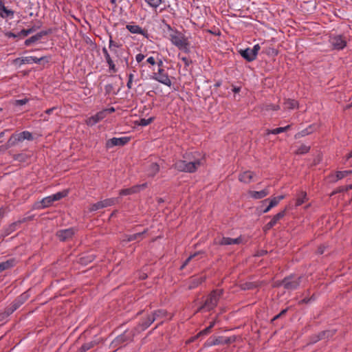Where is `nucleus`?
Wrapping results in <instances>:
<instances>
[{"label": "nucleus", "mask_w": 352, "mask_h": 352, "mask_svg": "<svg viewBox=\"0 0 352 352\" xmlns=\"http://www.w3.org/2000/svg\"><path fill=\"white\" fill-rule=\"evenodd\" d=\"M105 118V111H100L86 120L88 126H94Z\"/></svg>", "instance_id": "obj_15"}, {"label": "nucleus", "mask_w": 352, "mask_h": 352, "mask_svg": "<svg viewBox=\"0 0 352 352\" xmlns=\"http://www.w3.org/2000/svg\"><path fill=\"white\" fill-rule=\"evenodd\" d=\"M204 280H205V278L203 276L193 278L191 279L188 287L190 289H195L198 285L201 284Z\"/></svg>", "instance_id": "obj_31"}, {"label": "nucleus", "mask_w": 352, "mask_h": 352, "mask_svg": "<svg viewBox=\"0 0 352 352\" xmlns=\"http://www.w3.org/2000/svg\"><path fill=\"white\" fill-rule=\"evenodd\" d=\"M130 138L129 137L113 138L108 140L106 142V148H111L116 146H124L129 142Z\"/></svg>", "instance_id": "obj_10"}, {"label": "nucleus", "mask_w": 352, "mask_h": 352, "mask_svg": "<svg viewBox=\"0 0 352 352\" xmlns=\"http://www.w3.org/2000/svg\"><path fill=\"white\" fill-rule=\"evenodd\" d=\"M288 311V308H286L285 309H283L278 314L276 315L272 320V321H274L279 318H280L282 316L285 315Z\"/></svg>", "instance_id": "obj_53"}, {"label": "nucleus", "mask_w": 352, "mask_h": 352, "mask_svg": "<svg viewBox=\"0 0 352 352\" xmlns=\"http://www.w3.org/2000/svg\"><path fill=\"white\" fill-rule=\"evenodd\" d=\"M7 36H8V38H21V35H19V32H18L17 34H15L14 32H8L7 34Z\"/></svg>", "instance_id": "obj_59"}, {"label": "nucleus", "mask_w": 352, "mask_h": 352, "mask_svg": "<svg viewBox=\"0 0 352 352\" xmlns=\"http://www.w3.org/2000/svg\"><path fill=\"white\" fill-rule=\"evenodd\" d=\"M68 193H69L68 190H64L63 191L58 192L52 195V196H53L54 201H58V200L61 199L62 198L67 196Z\"/></svg>", "instance_id": "obj_36"}, {"label": "nucleus", "mask_w": 352, "mask_h": 352, "mask_svg": "<svg viewBox=\"0 0 352 352\" xmlns=\"http://www.w3.org/2000/svg\"><path fill=\"white\" fill-rule=\"evenodd\" d=\"M301 277L291 276L285 278L280 285H282L287 290H294L297 289L300 283Z\"/></svg>", "instance_id": "obj_6"}, {"label": "nucleus", "mask_w": 352, "mask_h": 352, "mask_svg": "<svg viewBox=\"0 0 352 352\" xmlns=\"http://www.w3.org/2000/svg\"><path fill=\"white\" fill-rule=\"evenodd\" d=\"M351 189H352V184L347 185L346 186L341 187L339 190V192H346Z\"/></svg>", "instance_id": "obj_58"}, {"label": "nucleus", "mask_w": 352, "mask_h": 352, "mask_svg": "<svg viewBox=\"0 0 352 352\" xmlns=\"http://www.w3.org/2000/svg\"><path fill=\"white\" fill-rule=\"evenodd\" d=\"M145 58L144 55L142 54H138L136 56H135V60L136 61L139 63L140 62H142L144 58Z\"/></svg>", "instance_id": "obj_60"}, {"label": "nucleus", "mask_w": 352, "mask_h": 352, "mask_svg": "<svg viewBox=\"0 0 352 352\" xmlns=\"http://www.w3.org/2000/svg\"><path fill=\"white\" fill-rule=\"evenodd\" d=\"M351 174H352V170H338L336 173L337 180L342 179Z\"/></svg>", "instance_id": "obj_35"}, {"label": "nucleus", "mask_w": 352, "mask_h": 352, "mask_svg": "<svg viewBox=\"0 0 352 352\" xmlns=\"http://www.w3.org/2000/svg\"><path fill=\"white\" fill-rule=\"evenodd\" d=\"M118 202V198H109L101 200L90 206L89 211L96 212L100 209L113 206Z\"/></svg>", "instance_id": "obj_5"}, {"label": "nucleus", "mask_w": 352, "mask_h": 352, "mask_svg": "<svg viewBox=\"0 0 352 352\" xmlns=\"http://www.w3.org/2000/svg\"><path fill=\"white\" fill-rule=\"evenodd\" d=\"M102 52L104 55L105 61L109 67V72H111L113 73L117 72L118 69L116 67L115 63H114L112 57L111 56V55L109 54V52L107 50V49L105 47H102Z\"/></svg>", "instance_id": "obj_14"}, {"label": "nucleus", "mask_w": 352, "mask_h": 352, "mask_svg": "<svg viewBox=\"0 0 352 352\" xmlns=\"http://www.w3.org/2000/svg\"><path fill=\"white\" fill-rule=\"evenodd\" d=\"M167 314V312L164 309H158L155 311L151 316L155 317V320L158 318H164Z\"/></svg>", "instance_id": "obj_37"}, {"label": "nucleus", "mask_w": 352, "mask_h": 352, "mask_svg": "<svg viewBox=\"0 0 352 352\" xmlns=\"http://www.w3.org/2000/svg\"><path fill=\"white\" fill-rule=\"evenodd\" d=\"M122 47V45L119 44L118 43L114 41L112 38V36H109V50H112L113 49H117Z\"/></svg>", "instance_id": "obj_42"}, {"label": "nucleus", "mask_w": 352, "mask_h": 352, "mask_svg": "<svg viewBox=\"0 0 352 352\" xmlns=\"http://www.w3.org/2000/svg\"><path fill=\"white\" fill-rule=\"evenodd\" d=\"M135 333H137L135 331V329L129 330L126 329L124 331L123 333L118 336L111 342V345L114 347H119L122 344H124V343H127L129 342H131L133 337L135 336Z\"/></svg>", "instance_id": "obj_4"}, {"label": "nucleus", "mask_w": 352, "mask_h": 352, "mask_svg": "<svg viewBox=\"0 0 352 352\" xmlns=\"http://www.w3.org/2000/svg\"><path fill=\"white\" fill-rule=\"evenodd\" d=\"M16 264V260L15 258H10L6 261L0 263V272L10 269L15 266Z\"/></svg>", "instance_id": "obj_23"}, {"label": "nucleus", "mask_w": 352, "mask_h": 352, "mask_svg": "<svg viewBox=\"0 0 352 352\" xmlns=\"http://www.w3.org/2000/svg\"><path fill=\"white\" fill-rule=\"evenodd\" d=\"M329 43L332 47L337 50H342L346 46V40L342 35L331 36Z\"/></svg>", "instance_id": "obj_8"}, {"label": "nucleus", "mask_w": 352, "mask_h": 352, "mask_svg": "<svg viewBox=\"0 0 352 352\" xmlns=\"http://www.w3.org/2000/svg\"><path fill=\"white\" fill-rule=\"evenodd\" d=\"M13 16L14 11L7 9L6 7L5 6L0 16H1L2 18L10 17L11 19L13 17Z\"/></svg>", "instance_id": "obj_44"}, {"label": "nucleus", "mask_w": 352, "mask_h": 352, "mask_svg": "<svg viewBox=\"0 0 352 352\" xmlns=\"http://www.w3.org/2000/svg\"><path fill=\"white\" fill-rule=\"evenodd\" d=\"M316 336H318V338H320V340L326 338H325V336H326L325 331L319 333Z\"/></svg>", "instance_id": "obj_64"}, {"label": "nucleus", "mask_w": 352, "mask_h": 352, "mask_svg": "<svg viewBox=\"0 0 352 352\" xmlns=\"http://www.w3.org/2000/svg\"><path fill=\"white\" fill-rule=\"evenodd\" d=\"M307 200V193L304 191H300L296 199L295 206L298 207L301 206Z\"/></svg>", "instance_id": "obj_27"}, {"label": "nucleus", "mask_w": 352, "mask_h": 352, "mask_svg": "<svg viewBox=\"0 0 352 352\" xmlns=\"http://www.w3.org/2000/svg\"><path fill=\"white\" fill-rule=\"evenodd\" d=\"M94 345L95 342L91 341L86 342L80 346V348L79 349V352H86L87 351L94 347Z\"/></svg>", "instance_id": "obj_40"}, {"label": "nucleus", "mask_w": 352, "mask_h": 352, "mask_svg": "<svg viewBox=\"0 0 352 352\" xmlns=\"http://www.w3.org/2000/svg\"><path fill=\"white\" fill-rule=\"evenodd\" d=\"M34 31H35V28L34 27L31 28L30 29H28V30H22L21 31L19 32V35H21V38H23V37H25V36H28L29 34L33 33Z\"/></svg>", "instance_id": "obj_47"}, {"label": "nucleus", "mask_w": 352, "mask_h": 352, "mask_svg": "<svg viewBox=\"0 0 352 352\" xmlns=\"http://www.w3.org/2000/svg\"><path fill=\"white\" fill-rule=\"evenodd\" d=\"M19 134L22 141H23L25 140H33L32 134L28 131H24L23 132L19 133Z\"/></svg>", "instance_id": "obj_41"}, {"label": "nucleus", "mask_w": 352, "mask_h": 352, "mask_svg": "<svg viewBox=\"0 0 352 352\" xmlns=\"http://www.w3.org/2000/svg\"><path fill=\"white\" fill-rule=\"evenodd\" d=\"M146 230H144L142 232H140L135 234L126 235L124 241L126 242H131L135 240H140L142 239V236H143V234L146 233Z\"/></svg>", "instance_id": "obj_26"}, {"label": "nucleus", "mask_w": 352, "mask_h": 352, "mask_svg": "<svg viewBox=\"0 0 352 352\" xmlns=\"http://www.w3.org/2000/svg\"><path fill=\"white\" fill-rule=\"evenodd\" d=\"M30 157V155L26 153H19L16 154L13 156V158L14 160L20 162H25L28 160V159Z\"/></svg>", "instance_id": "obj_33"}, {"label": "nucleus", "mask_w": 352, "mask_h": 352, "mask_svg": "<svg viewBox=\"0 0 352 352\" xmlns=\"http://www.w3.org/2000/svg\"><path fill=\"white\" fill-rule=\"evenodd\" d=\"M239 54L248 62H252L256 58L255 54L251 50V48H246L245 50H240Z\"/></svg>", "instance_id": "obj_20"}, {"label": "nucleus", "mask_w": 352, "mask_h": 352, "mask_svg": "<svg viewBox=\"0 0 352 352\" xmlns=\"http://www.w3.org/2000/svg\"><path fill=\"white\" fill-rule=\"evenodd\" d=\"M155 320V317H152L151 315H148L146 318H144L140 322L139 324L135 329L136 333H139L140 331L146 330L148 327L151 326V324Z\"/></svg>", "instance_id": "obj_11"}, {"label": "nucleus", "mask_w": 352, "mask_h": 352, "mask_svg": "<svg viewBox=\"0 0 352 352\" xmlns=\"http://www.w3.org/2000/svg\"><path fill=\"white\" fill-rule=\"evenodd\" d=\"M151 78L169 87L172 85L168 74L162 68H159L157 72L153 73Z\"/></svg>", "instance_id": "obj_7"}, {"label": "nucleus", "mask_w": 352, "mask_h": 352, "mask_svg": "<svg viewBox=\"0 0 352 352\" xmlns=\"http://www.w3.org/2000/svg\"><path fill=\"white\" fill-rule=\"evenodd\" d=\"M154 120L153 117H151L149 118H141L138 122V125L142 126H146L150 124Z\"/></svg>", "instance_id": "obj_45"}, {"label": "nucleus", "mask_w": 352, "mask_h": 352, "mask_svg": "<svg viewBox=\"0 0 352 352\" xmlns=\"http://www.w3.org/2000/svg\"><path fill=\"white\" fill-rule=\"evenodd\" d=\"M256 285L252 282H247L245 283L241 284V287L243 290H248V289H252L255 287H256Z\"/></svg>", "instance_id": "obj_46"}, {"label": "nucleus", "mask_w": 352, "mask_h": 352, "mask_svg": "<svg viewBox=\"0 0 352 352\" xmlns=\"http://www.w3.org/2000/svg\"><path fill=\"white\" fill-rule=\"evenodd\" d=\"M126 28L132 34H138L143 35L145 37L148 36L147 31L142 29V28L135 24H128Z\"/></svg>", "instance_id": "obj_19"}, {"label": "nucleus", "mask_w": 352, "mask_h": 352, "mask_svg": "<svg viewBox=\"0 0 352 352\" xmlns=\"http://www.w3.org/2000/svg\"><path fill=\"white\" fill-rule=\"evenodd\" d=\"M204 163V157L197 152H186L183 159L174 164V168L180 172L194 173Z\"/></svg>", "instance_id": "obj_1"}, {"label": "nucleus", "mask_w": 352, "mask_h": 352, "mask_svg": "<svg viewBox=\"0 0 352 352\" xmlns=\"http://www.w3.org/2000/svg\"><path fill=\"white\" fill-rule=\"evenodd\" d=\"M325 333H326L325 338H329L332 337L334 335L335 331L327 330V331H325Z\"/></svg>", "instance_id": "obj_61"}, {"label": "nucleus", "mask_w": 352, "mask_h": 352, "mask_svg": "<svg viewBox=\"0 0 352 352\" xmlns=\"http://www.w3.org/2000/svg\"><path fill=\"white\" fill-rule=\"evenodd\" d=\"M27 298H28V295L25 293H24V294H21V296H19L17 298H16V300L18 301L19 305H21V306L25 302V301L26 300Z\"/></svg>", "instance_id": "obj_50"}, {"label": "nucleus", "mask_w": 352, "mask_h": 352, "mask_svg": "<svg viewBox=\"0 0 352 352\" xmlns=\"http://www.w3.org/2000/svg\"><path fill=\"white\" fill-rule=\"evenodd\" d=\"M145 1L152 8H157L161 3L162 0H145Z\"/></svg>", "instance_id": "obj_48"}, {"label": "nucleus", "mask_w": 352, "mask_h": 352, "mask_svg": "<svg viewBox=\"0 0 352 352\" xmlns=\"http://www.w3.org/2000/svg\"><path fill=\"white\" fill-rule=\"evenodd\" d=\"M74 229L70 228L58 231L56 233V236L60 241H64L72 238V236L74 234Z\"/></svg>", "instance_id": "obj_17"}, {"label": "nucleus", "mask_w": 352, "mask_h": 352, "mask_svg": "<svg viewBox=\"0 0 352 352\" xmlns=\"http://www.w3.org/2000/svg\"><path fill=\"white\" fill-rule=\"evenodd\" d=\"M319 340H320V338H318V336L316 335H314L311 337L310 343L314 344V343H316Z\"/></svg>", "instance_id": "obj_63"}, {"label": "nucleus", "mask_w": 352, "mask_h": 352, "mask_svg": "<svg viewBox=\"0 0 352 352\" xmlns=\"http://www.w3.org/2000/svg\"><path fill=\"white\" fill-rule=\"evenodd\" d=\"M46 59L48 61V58L45 56L37 58L36 56H25L21 58V63L22 64H32V63H40L41 60Z\"/></svg>", "instance_id": "obj_21"}, {"label": "nucleus", "mask_w": 352, "mask_h": 352, "mask_svg": "<svg viewBox=\"0 0 352 352\" xmlns=\"http://www.w3.org/2000/svg\"><path fill=\"white\" fill-rule=\"evenodd\" d=\"M243 241V239L241 236H239L236 239H232L230 237H222L219 241L215 239L214 243L219 244L220 245H230L234 244H240Z\"/></svg>", "instance_id": "obj_13"}, {"label": "nucleus", "mask_w": 352, "mask_h": 352, "mask_svg": "<svg viewBox=\"0 0 352 352\" xmlns=\"http://www.w3.org/2000/svg\"><path fill=\"white\" fill-rule=\"evenodd\" d=\"M260 49H261V47H260L259 44H256L254 45V47L252 48H251V50L253 52V54H255L256 56H257L258 52Z\"/></svg>", "instance_id": "obj_57"}, {"label": "nucleus", "mask_w": 352, "mask_h": 352, "mask_svg": "<svg viewBox=\"0 0 352 352\" xmlns=\"http://www.w3.org/2000/svg\"><path fill=\"white\" fill-rule=\"evenodd\" d=\"M28 100L26 98L16 100L15 101V105L16 106H22V105L25 104L28 102Z\"/></svg>", "instance_id": "obj_54"}, {"label": "nucleus", "mask_w": 352, "mask_h": 352, "mask_svg": "<svg viewBox=\"0 0 352 352\" xmlns=\"http://www.w3.org/2000/svg\"><path fill=\"white\" fill-rule=\"evenodd\" d=\"M198 254V253H195L192 255H190L185 261L184 263L182 264V265L181 266V269H184L187 265L188 263L191 261V259L192 258H194L195 256H197Z\"/></svg>", "instance_id": "obj_52"}, {"label": "nucleus", "mask_w": 352, "mask_h": 352, "mask_svg": "<svg viewBox=\"0 0 352 352\" xmlns=\"http://www.w3.org/2000/svg\"><path fill=\"white\" fill-rule=\"evenodd\" d=\"M54 202V198L52 195L47 196L46 197H44L40 204L41 206H38L39 208H45L51 206Z\"/></svg>", "instance_id": "obj_28"}, {"label": "nucleus", "mask_w": 352, "mask_h": 352, "mask_svg": "<svg viewBox=\"0 0 352 352\" xmlns=\"http://www.w3.org/2000/svg\"><path fill=\"white\" fill-rule=\"evenodd\" d=\"M110 52L117 58V62L124 63L128 66L129 65V56L128 53L122 47L113 49Z\"/></svg>", "instance_id": "obj_9"}, {"label": "nucleus", "mask_w": 352, "mask_h": 352, "mask_svg": "<svg viewBox=\"0 0 352 352\" xmlns=\"http://www.w3.org/2000/svg\"><path fill=\"white\" fill-rule=\"evenodd\" d=\"M312 131H313L312 126H309L308 128H307L305 129H303L300 132H299L297 134H296L295 138H299L300 137H304L305 135H307L311 133Z\"/></svg>", "instance_id": "obj_39"}, {"label": "nucleus", "mask_w": 352, "mask_h": 352, "mask_svg": "<svg viewBox=\"0 0 352 352\" xmlns=\"http://www.w3.org/2000/svg\"><path fill=\"white\" fill-rule=\"evenodd\" d=\"M160 170V166L156 163H152L150 164L147 169V175L149 177H154Z\"/></svg>", "instance_id": "obj_29"}, {"label": "nucleus", "mask_w": 352, "mask_h": 352, "mask_svg": "<svg viewBox=\"0 0 352 352\" xmlns=\"http://www.w3.org/2000/svg\"><path fill=\"white\" fill-rule=\"evenodd\" d=\"M285 210H283L274 215L271 221L267 223V228L270 229L274 227L277 223V222L285 216Z\"/></svg>", "instance_id": "obj_24"}, {"label": "nucleus", "mask_w": 352, "mask_h": 352, "mask_svg": "<svg viewBox=\"0 0 352 352\" xmlns=\"http://www.w3.org/2000/svg\"><path fill=\"white\" fill-rule=\"evenodd\" d=\"M210 330H211L210 327H208L205 328L204 329H203L202 331H201L199 333L198 336H206L210 332Z\"/></svg>", "instance_id": "obj_56"}, {"label": "nucleus", "mask_w": 352, "mask_h": 352, "mask_svg": "<svg viewBox=\"0 0 352 352\" xmlns=\"http://www.w3.org/2000/svg\"><path fill=\"white\" fill-rule=\"evenodd\" d=\"M168 29L171 31L169 37L172 44L176 46L179 50L188 53L190 52L188 38L182 32L177 30H173L169 25H168Z\"/></svg>", "instance_id": "obj_2"}, {"label": "nucleus", "mask_w": 352, "mask_h": 352, "mask_svg": "<svg viewBox=\"0 0 352 352\" xmlns=\"http://www.w3.org/2000/svg\"><path fill=\"white\" fill-rule=\"evenodd\" d=\"M254 176V173L253 172L247 170L239 175V179L241 182L248 184L252 182Z\"/></svg>", "instance_id": "obj_22"}, {"label": "nucleus", "mask_w": 352, "mask_h": 352, "mask_svg": "<svg viewBox=\"0 0 352 352\" xmlns=\"http://www.w3.org/2000/svg\"><path fill=\"white\" fill-rule=\"evenodd\" d=\"M14 313V311L13 309H11V307L10 306L7 307L4 311L1 313V316L3 317V318H5V317H8L9 316H10L12 314Z\"/></svg>", "instance_id": "obj_49"}, {"label": "nucleus", "mask_w": 352, "mask_h": 352, "mask_svg": "<svg viewBox=\"0 0 352 352\" xmlns=\"http://www.w3.org/2000/svg\"><path fill=\"white\" fill-rule=\"evenodd\" d=\"M147 187V183L142 184L135 185L129 188L122 189L120 191L119 194L121 196L132 195L140 192Z\"/></svg>", "instance_id": "obj_12"}, {"label": "nucleus", "mask_w": 352, "mask_h": 352, "mask_svg": "<svg viewBox=\"0 0 352 352\" xmlns=\"http://www.w3.org/2000/svg\"><path fill=\"white\" fill-rule=\"evenodd\" d=\"M310 150V146L302 144L299 148L296 151V154L297 155H303L307 153Z\"/></svg>", "instance_id": "obj_38"}, {"label": "nucleus", "mask_w": 352, "mask_h": 352, "mask_svg": "<svg viewBox=\"0 0 352 352\" xmlns=\"http://www.w3.org/2000/svg\"><path fill=\"white\" fill-rule=\"evenodd\" d=\"M23 142L19 133H14L9 138L8 142L3 144V150H7Z\"/></svg>", "instance_id": "obj_18"}, {"label": "nucleus", "mask_w": 352, "mask_h": 352, "mask_svg": "<svg viewBox=\"0 0 352 352\" xmlns=\"http://www.w3.org/2000/svg\"><path fill=\"white\" fill-rule=\"evenodd\" d=\"M298 102L295 100L287 99L284 102L285 108L293 109L297 107Z\"/></svg>", "instance_id": "obj_34"}, {"label": "nucleus", "mask_w": 352, "mask_h": 352, "mask_svg": "<svg viewBox=\"0 0 352 352\" xmlns=\"http://www.w3.org/2000/svg\"><path fill=\"white\" fill-rule=\"evenodd\" d=\"M51 33V30H43L38 32L35 35L32 36L29 38L26 39L25 41V45L26 46H29L31 44L38 41V40L41 39L44 36H46Z\"/></svg>", "instance_id": "obj_16"}, {"label": "nucleus", "mask_w": 352, "mask_h": 352, "mask_svg": "<svg viewBox=\"0 0 352 352\" xmlns=\"http://www.w3.org/2000/svg\"><path fill=\"white\" fill-rule=\"evenodd\" d=\"M93 260H94V256L91 255V256H89L87 257V259L85 257L81 258L80 262L82 264L87 265L88 263L91 262Z\"/></svg>", "instance_id": "obj_51"}, {"label": "nucleus", "mask_w": 352, "mask_h": 352, "mask_svg": "<svg viewBox=\"0 0 352 352\" xmlns=\"http://www.w3.org/2000/svg\"><path fill=\"white\" fill-rule=\"evenodd\" d=\"M284 198V196L283 195H280V196H278V197H273L272 199H271L270 200V203H269V206H270V208H273L274 206H276L280 200H282Z\"/></svg>", "instance_id": "obj_43"}, {"label": "nucleus", "mask_w": 352, "mask_h": 352, "mask_svg": "<svg viewBox=\"0 0 352 352\" xmlns=\"http://www.w3.org/2000/svg\"><path fill=\"white\" fill-rule=\"evenodd\" d=\"M182 61L184 63L185 67H188L190 63H192V61L187 57L186 56H183V57H181L180 58Z\"/></svg>", "instance_id": "obj_55"}, {"label": "nucleus", "mask_w": 352, "mask_h": 352, "mask_svg": "<svg viewBox=\"0 0 352 352\" xmlns=\"http://www.w3.org/2000/svg\"><path fill=\"white\" fill-rule=\"evenodd\" d=\"M269 194V191L267 189H264L260 191H250V197L255 199H260L266 197Z\"/></svg>", "instance_id": "obj_25"}, {"label": "nucleus", "mask_w": 352, "mask_h": 352, "mask_svg": "<svg viewBox=\"0 0 352 352\" xmlns=\"http://www.w3.org/2000/svg\"><path fill=\"white\" fill-rule=\"evenodd\" d=\"M222 289H214L207 296L203 305L199 307L197 311H209L217 307L218 302L223 295Z\"/></svg>", "instance_id": "obj_3"}, {"label": "nucleus", "mask_w": 352, "mask_h": 352, "mask_svg": "<svg viewBox=\"0 0 352 352\" xmlns=\"http://www.w3.org/2000/svg\"><path fill=\"white\" fill-rule=\"evenodd\" d=\"M290 126H291L290 125H287V126H285L284 127H278V128H276V129H267L266 130V134L267 135H270V134H274V135L279 134V133H281L287 131L290 128Z\"/></svg>", "instance_id": "obj_30"}, {"label": "nucleus", "mask_w": 352, "mask_h": 352, "mask_svg": "<svg viewBox=\"0 0 352 352\" xmlns=\"http://www.w3.org/2000/svg\"><path fill=\"white\" fill-rule=\"evenodd\" d=\"M230 342V340L229 338H224L223 337H218L214 340V341L209 344V346L212 345H217L220 344H228Z\"/></svg>", "instance_id": "obj_32"}, {"label": "nucleus", "mask_w": 352, "mask_h": 352, "mask_svg": "<svg viewBox=\"0 0 352 352\" xmlns=\"http://www.w3.org/2000/svg\"><path fill=\"white\" fill-rule=\"evenodd\" d=\"M146 63L152 65H154L156 62H155V58L153 57V56H150L148 57L147 59H146Z\"/></svg>", "instance_id": "obj_62"}]
</instances>
